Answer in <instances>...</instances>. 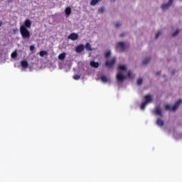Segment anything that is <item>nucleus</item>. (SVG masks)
I'll return each mask as SVG.
<instances>
[{
    "instance_id": "obj_8",
    "label": "nucleus",
    "mask_w": 182,
    "mask_h": 182,
    "mask_svg": "<svg viewBox=\"0 0 182 182\" xmlns=\"http://www.w3.org/2000/svg\"><path fill=\"white\" fill-rule=\"evenodd\" d=\"M154 113L156 116L163 117V113L161 112V109L160 108V107H156L154 111Z\"/></svg>"
},
{
    "instance_id": "obj_10",
    "label": "nucleus",
    "mask_w": 182,
    "mask_h": 182,
    "mask_svg": "<svg viewBox=\"0 0 182 182\" xmlns=\"http://www.w3.org/2000/svg\"><path fill=\"white\" fill-rule=\"evenodd\" d=\"M144 99H145L144 102L146 103H147L148 105H149V103H151V102L153 100V97L150 95H145Z\"/></svg>"
},
{
    "instance_id": "obj_32",
    "label": "nucleus",
    "mask_w": 182,
    "mask_h": 182,
    "mask_svg": "<svg viewBox=\"0 0 182 182\" xmlns=\"http://www.w3.org/2000/svg\"><path fill=\"white\" fill-rule=\"evenodd\" d=\"M35 50V46H30V50Z\"/></svg>"
},
{
    "instance_id": "obj_24",
    "label": "nucleus",
    "mask_w": 182,
    "mask_h": 182,
    "mask_svg": "<svg viewBox=\"0 0 182 182\" xmlns=\"http://www.w3.org/2000/svg\"><path fill=\"white\" fill-rule=\"evenodd\" d=\"M118 69L119 70H127V68H126V65H119Z\"/></svg>"
},
{
    "instance_id": "obj_16",
    "label": "nucleus",
    "mask_w": 182,
    "mask_h": 182,
    "mask_svg": "<svg viewBox=\"0 0 182 182\" xmlns=\"http://www.w3.org/2000/svg\"><path fill=\"white\" fill-rule=\"evenodd\" d=\"M66 58V53H62L58 55V59L60 60H64Z\"/></svg>"
},
{
    "instance_id": "obj_15",
    "label": "nucleus",
    "mask_w": 182,
    "mask_h": 182,
    "mask_svg": "<svg viewBox=\"0 0 182 182\" xmlns=\"http://www.w3.org/2000/svg\"><path fill=\"white\" fill-rule=\"evenodd\" d=\"M156 124L161 127L164 126V121H163L161 119L159 118L156 120Z\"/></svg>"
},
{
    "instance_id": "obj_29",
    "label": "nucleus",
    "mask_w": 182,
    "mask_h": 182,
    "mask_svg": "<svg viewBox=\"0 0 182 182\" xmlns=\"http://www.w3.org/2000/svg\"><path fill=\"white\" fill-rule=\"evenodd\" d=\"M99 12H100V14H103L105 12V8L104 7L100 8Z\"/></svg>"
},
{
    "instance_id": "obj_12",
    "label": "nucleus",
    "mask_w": 182,
    "mask_h": 182,
    "mask_svg": "<svg viewBox=\"0 0 182 182\" xmlns=\"http://www.w3.org/2000/svg\"><path fill=\"white\" fill-rule=\"evenodd\" d=\"M65 14L68 17H69V16L70 15V14H72V9L70 7H67L65 9Z\"/></svg>"
},
{
    "instance_id": "obj_19",
    "label": "nucleus",
    "mask_w": 182,
    "mask_h": 182,
    "mask_svg": "<svg viewBox=\"0 0 182 182\" xmlns=\"http://www.w3.org/2000/svg\"><path fill=\"white\" fill-rule=\"evenodd\" d=\"M101 0H91L90 1V5L92 6H95V5H97V4H99V1H100Z\"/></svg>"
},
{
    "instance_id": "obj_21",
    "label": "nucleus",
    "mask_w": 182,
    "mask_h": 182,
    "mask_svg": "<svg viewBox=\"0 0 182 182\" xmlns=\"http://www.w3.org/2000/svg\"><path fill=\"white\" fill-rule=\"evenodd\" d=\"M11 56L12 59H16V57L18 56V53L16 51H14L11 54Z\"/></svg>"
},
{
    "instance_id": "obj_28",
    "label": "nucleus",
    "mask_w": 182,
    "mask_h": 182,
    "mask_svg": "<svg viewBox=\"0 0 182 182\" xmlns=\"http://www.w3.org/2000/svg\"><path fill=\"white\" fill-rule=\"evenodd\" d=\"M180 31L176 30L173 34L172 37L174 38V36H177V34L179 33Z\"/></svg>"
},
{
    "instance_id": "obj_18",
    "label": "nucleus",
    "mask_w": 182,
    "mask_h": 182,
    "mask_svg": "<svg viewBox=\"0 0 182 182\" xmlns=\"http://www.w3.org/2000/svg\"><path fill=\"white\" fill-rule=\"evenodd\" d=\"M101 80L104 83H107V82H109V80L107 79V77H106L105 75H102L101 76Z\"/></svg>"
},
{
    "instance_id": "obj_31",
    "label": "nucleus",
    "mask_w": 182,
    "mask_h": 182,
    "mask_svg": "<svg viewBox=\"0 0 182 182\" xmlns=\"http://www.w3.org/2000/svg\"><path fill=\"white\" fill-rule=\"evenodd\" d=\"M127 76L128 77H129L130 79H132V72L129 71L128 73H127Z\"/></svg>"
},
{
    "instance_id": "obj_3",
    "label": "nucleus",
    "mask_w": 182,
    "mask_h": 182,
    "mask_svg": "<svg viewBox=\"0 0 182 182\" xmlns=\"http://www.w3.org/2000/svg\"><path fill=\"white\" fill-rule=\"evenodd\" d=\"M116 49L117 52H124L126 50V45L123 42H119L117 45Z\"/></svg>"
},
{
    "instance_id": "obj_30",
    "label": "nucleus",
    "mask_w": 182,
    "mask_h": 182,
    "mask_svg": "<svg viewBox=\"0 0 182 182\" xmlns=\"http://www.w3.org/2000/svg\"><path fill=\"white\" fill-rule=\"evenodd\" d=\"M120 26H122V24L120 23H117L115 24V28H120Z\"/></svg>"
},
{
    "instance_id": "obj_33",
    "label": "nucleus",
    "mask_w": 182,
    "mask_h": 182,
    "mask_svg": "<svg viewBox=\"0 0 182 182\" xmlns=\"http://www.w3.org/2000/svg\"><path fill=\"white\" fill-rule=\"evenodd\" d=\"M161 71H158L156 73V76H159V75H161Z\"/></svg>"
},
{
    "instance_id": "obj_4",
    "label": "nucleus",
    "mask_w": 182,
    "mask_h": 182,
    "mask_svg": "<svg viewBox=\"0 0 182 182\" xmlns=\"http://www.w3.org/2000/svg\"><path fill=\"white\" fill-rule=\"evenodd\" d=\"M115 64H116V59L114 58L111 59V60H107L105 62V66L107 68H109V69H112V68H113Z\"/></svg>"
},
{
    "instance_id": "obj_35",
    "label": "nucleus",
    "mask_w": 182,
    "mask_h": 182,
    "mask_svg": "<svg viewBox=\"0 0 182 182\" xmlns=\"http://www.w3.org/2000/svg\"><path fill=\"white\" fill-rule=\"evenodd\" d=\"M121 38H123V36H124V33H122L120 35Z\"/></svg>"
},
{
    "instance_id": "obj_27",
    "label": "nucleus",
    "mask_w": 182,
    "mask_h": 182,
    "mask_svg": "<svg viewBox=\"0 0 182 182\" xmlns=\"http://www.w3.org/2000/svg\"><path fill=\"white\" fill-rule=\"evenodd\" d=\"M160 35H161V31H158L155 35V39H159V36H160Z\"/></svg>"
},
{
    "instance_id": "obj_17",
    "label": "nucleus",
    "mask_w": 182,
    "mask_h": 182,
    "mask_svg": "<svg viewBox=\"0 0 182 182\" xmlns=\"http://www.w3.org/2000/svg\"><path fill=\"white\" fill-rule=\"evenodd\" d=\"M150 60H151V58H145V59L142 61V65H147V64H149V62H150Z\"/></svg>"
},
{
    "instance_id": "obj_22",
    "label": "nucleus",
    "mask_w": 182,
    "mask_h": 182,
    "mask_svg": "<svg viewBox=\"0 0 182 182\" xmlns=\"http://www.w3.org/2000/svg\"><path fill=\"white\" fill-rule=\"evenodd\" d=\"M111 55H112V53L110 51H107L105 54V59H108V58H110Z\"/></svg>"
},
{
    "instance_id": "obj_20",
    "label": "nucleus",
    "mask_w": 182,
    "mask_h": 182,
    "mask_svg": "<svg viewBox=\"0 0 182 182\" xmlns=\"http://www.w3.org/2000/svg\"><path fill=\"white\" fill-rule=\"evenodd\" d=\"M39 55H40V56L41 58H43L45 56V55H48V51H46V50H41V51H40Z\"/></svg>"
},
{
    "instance_id": "obj_11",
    "label": "nucleus",
    "mask_w": 182,
    "mask_h": 182,
    "mask_svg": "<svg viewBox=\"0 0 182 182\" xmlns=\"http://www.w3.org/2000/svg\"><path fill=\"white\" fill-rule=\"evenodd\" d=\"M90 66H92V68H99V62H95L94 60H92L90 62Z\"/></svg>"
},
{
    "instance_id": "obj_7",
    "label": "nucleus",
    "mask_w": 182,
    "mask_h": 182,
    "mask_svg": "<svg viewBox=\"0 0 182 182\" xmlns=\"http://www.w3.org/2000/svg\"><path fill=\"white\" fill-rule=\"evenodd\" d=\"M68 39H70V41H76L79 39V35L75 33H72L68 36Z\"/></svg>"
},
{
    "instance_id": "obj_25",
    "label": "nucleus",
    "mask_w": 182,
    "mask_h": 182,
    "mask_svg": "<svg viewBox=\"0 0 182 182\" xmlns=\"http://www.w3.org/2000/svg\"><path fill=\"white\" fill-rule=\"evenodd\" d=\"M137 85H138L139 86H140L141 85H143V79L139 78V79L137 80Z\"/></svg>"
},
{
    "instance_id": "obj_13",
    "label": "nucleus",
    "mask_w": 182,
    "mask_h": 182,
    "mask_svg": "<svg viewBox=\"0 0 182 182\" xmlns=\"http://www.w3.org/2000/svg\"><path fill=\"white\" fill-rule=\"evenodd\" d=\"M21 68H23V69H27L28 64V61L23 60L21 61Z\"/></svg>"
},
{
    "instance_id": "obj_14",
    "label": "nucleus",
    "mask_w": 182,
    "mask_h": 182,
    "mask_svg": "<svg viewBox=\"0 0 182 182\" xmlns=\"http://www.w3.org/2000/svg\"><path fill=\"white\" fill-rule=\"evenodd\" d=\"M84 48H85L86 50H88V51L93 50V49L92 48V46L90 45V43H86Z\"/></svg>"
},
{
    "instance_id": "obj_36",
    "label": "nucleus",
    "mask_w": 182,
    "mask_h": 182,
    "mask_svg": "<svg viewBox=\"0 0 182 182\" xmlns=\"http://www.w3.org/2000/svg\"><path fill=\"white\" fill-rule=\"evenodd\" d=\"M172 75H174V71L172 72Z\"/></svg>"
},
{
    "instance_id": "obj_26",
    "label": "nucleus",
    "mask_w": 182,
    "mask_h": 182,
    "mask_svg": "<svg viewBox=\"0 0 182 182\" xmlns=\"http://www.w3.org/2000/svg\"><path fill=\"white\" fill-rule=\"evenodd\" d=\"M73 77L74 80H79L80 79V75H73Z\"/></svg>"
},
{
    "instance_id": "obj_5",
    "label": "nucleus",
    "mask_w": 182,
    "mask_h": 182,
    "mask_svg": "<svg viewBox=\"0 0 182 182\" xmlns=\"http://www.w3.org/2000/svg\"><path fill=\"white\" fill-rule=\"evenodd\" d=\"M125 79H126V76L123 75V73H122V71L119 70L117 74V82H124Z\"/></svg>"
},
{
    "instance_id": "obj_9",
    "label": "nucleus",
    "mask_w": 182,
    "mask_h": 182,
    "mask_svg": "<svg viewBox=\"0 0 182 182\" xmlns=\"http://www.w3.org/2000/svg\"><path fill=\"white\" fill-rule=\"evenodd\" d=\"M83 50H85V45L83 44H80L75 48V52H77V53H80V52H83Z\"/></svg>"
},
{
    "instance_id": "obj_34",
    "label": "nucleus",
    "mask_w": 182,
    "mask_h": 182,
    "mask_svg": "<svg viewBox=\"0 0 182 182\" xmlns=\"http://www.w3.org/2000/svg\"><path fill=\"white\" fill-rule=\"evenodd\" d=\"M2 21H0V28H1V26H2Z\"/></svg>"
},
{
    "instance_id": "obj_1",
    "label": "nucleus",
    "mask_w": 182,
    "mask_h": 182,
    "mask_svg": "<svg viewBox=\"0 0 182 182\" xmlns=\"http://www.w3.org/2000/svg\"><path fill=\"white\" fill-rule=\"evenodd\" d=\"M31 26L32 22L27 18L24 21V25L20 26V33L23 39H29L31 38V31L28 29L31 28Z\"/></svg>"
},
{
    "instance_id": "obj_2",
    "label": "nucleus",
    "mask_w": 182,
    "mask_h": 182,
    "mask_svg": "<svg viewBox=\"0 0 182 182\" xmlns=\"http://www.w3.org/2000/svg\"><path fill=\"white\" fill-rule=\"evenodd\" d=\"M181 103H182V100H178L173 107H171V105H170L168 104H166L165 105V109L166 110H172V112H176V110H177V109H178V106H180V105Z\"/></svg>"
},
{
    "instance_id": "obj_23",
    "label": "nucleus",
    "mask_w": 182,
    "mask_h": 182,
    "mask_svg": "<svg viewBox=\"0 0 182 182\" xmlns=\"http://www.w3.org/2000/svg\"><path fill=\"white\" fill-rule=\"evenodd\" d=\"M147 102H144L141 105V110H144L146 109V106H147Z\"/></svg>"
},
{
    "instance_id": "obj_6",
    "label": "nucleus",
    "mask_w": 182,
    "mask_h": 182,
    "mask_svg": "<svg viewBox=\"0 0 182 182\" xmlns=\"http://www.w3.org/2000/svg\"><path fill=\"white\" fill-rule=\"evenodd\" d=\"M173 4V0H169L167 4H164L161 5V9L163 11H166V9H168L171 4Z\"/></svg>"
}]
</instances>
